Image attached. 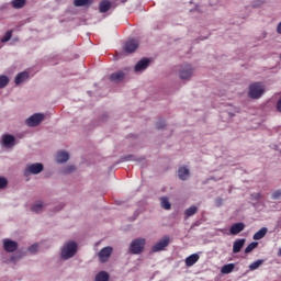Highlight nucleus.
<instances>
[{
	"instance_id": "nucleus-24",
	"label": "nucleus",
	"mask_w": 281,
	"mask_h": 281,
	"mask_svg": "<svg viewBox=\"0 0 281 281\" xmlns=\"http://www.w3.org/2000/svg\"><path fill=\"white\" fill-rule=\"evenodd\" d=\"M267 227H262L261 229H259L257 233H255L254 235V240H262L263 236H267Z\"/></svg>"
},
{
	"instance_id": "nucleus-29",
	"label": "nucleus",
	"mask_w": 281,
	"mask_h": 281,
	"mask_svg": "<svg viewBox=\"0 0 281 281\" xmlns=\"http://www.w3.org/2000/svg\"><path fill=\"white\" fill-rule=\"evenodd\" d=\"M95 281H109V273L106 271H101L95 276Z\"/></svg>"
},
{
	"instance_id": "nucleus-8",
	"label": "nucleus",
	"mask_w": 281,
	"mask_h": 281,
	"mask_svg": "<svg viewBox=\"0 0 281 281\" xmlns=\"http://www.w3.org/2000/svg\"><path fill=\"white\" fill-rule=\"evenodd\" d=\"M3 247L4 251L8 254H12L19 249V243L12 240V239H3Z\"/></svg>"
},
{
	"instance_id": "nucleus-26",
	"label": "nucleus",
	"mask_w": 281,
	"mask_h": 281,
	"mask_svg": "<svg viewBox=\"0 0 281 281\" xmlns=\"http://www.w3.org/2000/svg\"><path fill=\"white\" fill-rule=\"evenodd\" d=\"M43 207H45V205H43V202H37L32 205L31 210L36 214H41V212H43Z\"/></svg>"
},
{
	"instance_id": "nucleus-4",
	"label": "nucleus",
	"mask_w": 281,
	"mask_h": 281,
	"mask_svg": "<svg viewBox=\"0 0 281 281\" xmlns=\"http://www.w3.org/2000/svg\"><path fill=\"white\" fill-rule=\"evenodd\" d=\"M170 245V237L169 236H164L159 241H157L153 247L151 251L153 254H157V251H164L166 247Z\"/></svg>"
},
{
	"instance_id": "nucleus-39",
	"label": "nucleus",
	"mask_w": 281,
	"mask_h": 281,
	"mask_svg": "<svg viewBox=\"0 0 281 281\" xmlns=\"http://www.w3.org/2000/svg\"><path fill=\"white\" fill-rule=\"evenodd\" d=\"M262 5V1L261 0H258L257 3L254 4V8H258Z\"/></svg>"
},
{
	"instance_id": "nucleus-41",
	"label": "nucleus",
	"mask_w": 281,
	"mask_h": 281,
	"mask_svg": "<svg viewBox=\"0 0 281 281\" xmlns=\"http://www.w3.org/2000/svg\"><path fill=\"white\" fill-rule=\"evenodd\" d=\"M216 202L218 203V205H221V203H223L222 199H217Z\"/></svg>"
},
{
	"instance_id": "nucleus-17",
	"label": "nucleus",
	"mask_w": 281,
	"mask_h": 281,
	"mask_svg": "<svg viewBox=\"0 0 281 281\" xmlns=\"http://www.w3.org/2000/svg\"><path fill=\"white\" fill-rule=\"evenodd\" d=\"M57 164H65L69 161V153L67 151H58L56 156Z\"/></svg>"
},
{
	"instance_id": "nucleus-5",
	"label": "nucleus",
	"mask_w": 281,
	"mask_h": 281,
	"mask_svg": "<svg viewBox=\"0 0 281 281\" xmlns=\"http://www.w3.org/2000/svg\"><path fill=\"white\" fill-rule=\"evenodd\" d=\"M111 254H113V247L106 246L102 248L98 254L100 262H109V259L111 258Z\"/></svg>"
},
{
	"instance_id": "nucleus-11",
	"label": "nucleus",
	"mask_w": 281,
	"mask_h": 281,
	"mask_svg": "<svg viewBox=\"0 0 281 281\" xmlns=\"http://www.w3.org/2000/svg\"><path fill=\"white\" fill-rule=\"evenodd\" d=\"M148 65H150V59L148 58H143L139 61H137V64L134 67V71H144L146 69H148Z\"/></svg>"
},
{
	"instance_id": "nucleus-32",
	"label": "nucleus",
	"mask_w": 281,
	"mask_h": 281,
	"mask_svg": "<svg viewBox=\"0 0 281 281\" xmlns=\"http://www.w3.org/2000/svg\"><path fill=\"white\" fill-rule=\"evenodd\" d=\"M10 38H12V31H8L5 33V35L2 37L1 42L2 43H8V41H10Z\"/></svg>"
},
{
	"instance_id": "nucleus-14",
	"label": "nucleus",
	"mask_w": 281,
	"mask_h": 281,
	"mask_svg": "<svg viewBox=\"0 0 281 281\" xmlns=\"http://www.w3.org/2000/svg\"><path fill=\"white\" fill-rule=\"evenodd\" d=\"M245 238L235 240L233 244V254H240V250L245 247Z\"/></svg>"
},
{
	"instance_id": "nucleus-21",
	"label": "nucleus",
	"mask_w": 281,
	"mask_h": 281,
	"mask_svg": "<svg viewBox=\"0 0 281 281\" xmlns=\"http://www.w3.org/2000/svg\"><path fill=\"white\" fill-rule=\"evenodd\" d=\"M27 0H12L11 5L14 10H21V8H25V3Z\"/></svg>"
},
{
	"instance_id": "nucleus-15",
	"label": "nucleus",
	"mask_w": 281,
	"mask_h": 281,
	"mask_svg": "<svg viewBox=\"0 0 281 281\" xmlns=\"http://www.w3.org/2000/svg\"><path fill=\"white\" fill-rule=\"evenodd\" d=\"M201 257L199 256V254H192L189 257L186 258V266L187 267H194V265H196V262H199V259Z\"/></svg>"
},
{
	"instance_id": "nucleus-27",
	"label": "nucleus",
	"mask_w": 281,
	"mask_h": 281,
	"mask_svg": "<svg viewBox=\"0 0 281 281\" xmlns=\"http://www.w3.org/2000/svg\"><path fill=\"white\" fill-rule=\"evenodd\" d=\"M196 212H199V207L196 206H190L189 209H187L184 211L186 217L190 218V216H194V214H196Z\"/></svg>"
},
{
	"instance_id": "nucleus-13",
	"label": "nucleus",
	"mask_w": 281,
	"mask_h": 281,
	"mask_svg": "<svg viewBox=\"0 0 281 281\" xmlns=\"http://www.w3.org/2000/svg\"><path fill=\"white\" fill-rule=\"evenodd\" d=\"M178 177L180 181H188V178L190 177V169L186 167H180L178 169Z\"/></svg>"
},
{
	"instance_id": "nucleus-12",
	"label": "nucleus",
	"mask_w": 281,
	"mask_h": 281,
	"mask_svg": "<svg viewBox=\"0 0 281 281\" xmlns=\"http://www.w3.org/2000/svg\"><path fill=\"white\" fill-rule=\"evenodd\" d=\"M244 229H245L244 223H235L231 226L229 233L232 234V236H236L240 234V232H243Z\"/></svg>"
},
{
	"instance_id": "nucleus-19",
	"label": "nucleus",
	"mask_w": 281,
	"mask_h": 281,
	"mask_svg": "<svg viewBox=\"0 0 281 281\" xmlns=\"http://www.w3.org/2000/svg\"><path fill=\"white\" fill-rule=\"evenodd\" d=\"M2 144L7 147L10 148L14 146V136L7 134L2 137Z\"/></svg>"
},
{
	"instance_id": "nucleus-3",
	"label": "nucleus",
	"mask_w": 281,
	"mask_h": 281,
	"mask_svg": "<svg viewBox=\"0 0 281 281\" xmlns=\"http://www.w3.org/2000/svg\"><path fill=\"white\" fill-rule=\"evenodd\" d=\"M144 247H146V239L145 238H136L132 240L130 245V251L131 254H134L135 256L142 254L144 251Z\"/></svg>"
},
{
	"instance_id": "nucleus-2",
	"label": "nucleus",
	"mask_w": 281,
	"mask_h": 281,
	"mask_svg": "<svg viewBox=\"0 0 281 281\" xmlns=\"http://www.w3.org/2000/svg\"><path fill=\"white\" fill-rule=\"evenodd\" d=\"M76 251H78V245L75 241H69L61 249V258L64 260H69V258H74V256H76Z\"/></svg>"
},
{
	"instance_id": "nucleus-33",
	"label": "nucleus",
	"mask_w": 281,
	"mask_h": 281,
	"mask_svg": "<svg viewBox=\"0 0 281 281\" xmlns=\"http://www.w3.org/2000/svg\"><path fill=\"white\" fill-rule=\"evenodd\" d=\"M8 187V179L0 177V190Z\"/></svg>"
},
{
	"instance_id": "nucleus-10",
	"label": "nucleus",
	"mask_w": 281,
	"mask_h": 281,
	"mask_svg": "<svg viewBox=\"0 0 281 281\" xmlns=\"http://www.w3.org/2000/svg\"><path fill=\"white\" fill-rule=\"evenodd\" d=\"M43 164L36 162L31 164L26 167V171L30 172V175H41V171L43 170Z\"/></svg>"
},
{
	"instance_id": "nucleus-42",
	"label": "nucleus",
	"mask_w": 281,
	"mask_h": 281,
	"mask_svg": "<svg viewBox=\"0 0 281 281\" xmlns=\"http://www.w3.org/2000/svg\"><path fill=\"white\" fill-rule=\"evenodd\" d=\"M278 255L281 256V248L279 249V254Z\"/></svg>"
},
{
	"instance_id": "nucleus-30",
	"label": "nucleus",
	"mask_w": 281,
	"mask_h": 281,
	"mask_svg": "<svg viewBox=\"0 0 281 281\" xmlns=\"http://www.w3.org/2000/svg\"><path fill=\"white\" fill-rule=\"evenodd\" d=\"M10 82V79L8 76H0V89H4V87H8V83Z\"/></svg>"
},
{
	"instance_id": "nucleus-40",
	"label": "nucleus",
	"mask_w": 281,
	"mask_h": 281,
	"mask_svg": "<svg viewBox=\"0 0 281 281\" xmlns=\"http://www.w3.org/2000/svg\"><path fill=\"white\" fill-rule=\"evenodd\" d=\"M131 157H133V156H127V157H125V161H131Z\"/></svg>"
},
{
	"instance_id": "nucleus-37",
	"label": "nucleus",
	"mask_w": 281,
	"mask_h": 281,
	"mask_svg": "<svg viewBox=\"0 0 281 281\" xmlns=\"http://www.w3.org/2000/svg\"><path fill=\"white\" fill-rule=\"evenodd\" d=\"M281 196V190H277L272 193V199L278 200Z\"/></svg>"
},
{
	"instance_id": "nucleus-22",
	"label": "nucleus",
	"mask_w": 281,
	"mask_h": 281,
	"mask_svg": "<svg viewBox=\"0 0 281 281\" xmlns=\"http://www.w3.org/2000/svg\"><path fill=\"white\" fill-rule=\"evenodd\" d=\"M160 205L162 210H171L172 204L170 203V200H168V196L160 198Z\"/></svg>"
},
{
	"instance_id": "nucleus-1",
	"label": "nucleus",
	"mask_w": 281,
	"mask_h": 281,
	"mask_svg": "<svg viewBox=\"0 0 281 281\" xmlns=\"http://www.w3.org/2000/svg\"><path fill=\"white\" fill-rule=\"evenodd\" d=\"M265 93V85L262 82H255L249 86V98L252 100H258L259 98H262V94Z\"/></svg>"
},
{
	"instance_id": "nucleus-36",
	"label": "nucleus",
	"mask_w": 281,
	"mask_h": 281,
	"mask_svg": "<svg viewBox=\"0 0 281 281\" xmlns=\"http://www.w3.org/2000/svg\"><path fill=\"white\" fill-rule=\"evenodd\" d=\"M76 170V166H68L65 168V173L69 175V172H74Z\"/></svg>"
},
{
	"instance_id": "nucleus-7",
	"label": "nucleus",
	"mask_w": 281,
	"mask_h": 281,
	"mask_svg": "<svg viewBox=\"0 0 281 281\" xmlns=\"http://www.w3.org/2000/svg\"><path fill=\"white\" fill-rule=\"evenodd\" d=\"M43 120H45V115L41 114V113H36L26 120V125L27 126H38V124H41V122H43Z\"/></svg>"
},
{
	"instance_id": "nucleus-34",
	"label": "nucleus",
	"mask_w": 281,
	"mask_h": 281,
	"mask_svg": "<svg viewBox=\"0 0 281 281\" xmlns=\"http://www.w3.org/2000/svg\"><path fill=\"white\" fill-rule=\"evenodd\" d=\"M164 126H166V121H164V120H160V121H158V122L156 123V128H157L158 131H160V128H164Z\"/></svg>"
},
{
	"instance_id": "nucleus-35",
	"label": "nucleus",
	"mask_w": 281,
	"mask_h": 281,
	"mask_svg": "<svg viewBox=\"0 0 281 281\" xmlns=\"http://www.w3.org/2000/svg\"><path fill=\"white\" fill-rule=\"evenodd\" d=\"M29 251L31 254H36V251H38V244H34L29 248Z\"/></svg>"
},
{
	"instance_id": "nucleus-9",
	"label": "nucleus",
	"mask_w": 281,
	"mask_h": 281,
	"mask_svg": "<svg viewBox=\"0 0 281 281\" xmlns=\"http://www.w3.org/2000/svg\"><path fill=\"white\" fill-rule=\"evenodd\" d=\"M137 47H139V43L136 40H128L124 44L123 49L126 54H133V52H136Z\"/></svg>"
},
{
	"instance_id": "nucleus-28",
	"label": "nucleus",
	"mask_w": 281,
	"mask_h": 281,
	"mask_svg": "<svg viewBox=\"0 0 281 281\" xmlns=\"http://www.w3.org/2000/svg\"><path fill=\"white\" fill-rule=\"evenodd\" d=\"M261 265H265V259H258L257 261L249 265L250 271H256V269H259Z\"/></svg>"
},
{
	"instance_id": "nucleus-38",
	"label": "nucleus",
	"mask_w": 281,
	"mask_h": 281,
	"mask_svg": "<svg viewBox=\"0 0 281 281\" xmlns=\"http://www.w3.org/2000/svg\"><path fill=\"white\" fill-rule=\"evenodd\" d=\"M277 111L279 113H281V95H280L279 100L277 101Z\"/></svg>"
},
{
	"instance_id": "nucleus-25",
	"label": "nucleus",
	"mask_w": 281,
	"mask_h": 281,
	"mask_svg": "<svg viewBox=\"0 0 281 281\" xmlns=\"http://www.w3.org/2000/svg\"><path fill=\"white\" fill-rule=\"evenodd\" d=\"M235 267L236 266L234 263L225 265V266L222 267L221 273H224V274L232 273V271H234Z\"/></svg>"
},
{
	"instance_id": "nucleus-23",
	"label": "nucleus",
	"mask_w": 281,
	"mask_h": 281,
	"mask_svg": "<svg viewBox=\"0 0 281 281\" xmlns=\"http://www.w3.org/2000/svg\"><path fill=\"white\" fill-rule=\"evenodd\" d=\"M93 0H74L75 8H83L85 5H91Z\"/></svg>"
},
{
	"instance_id": "nucleus-20",
	"label": "nucleus",
	"mask_w": 281,
	"mask_h": 281,
	"mask_svg": "<svg viewBox=\"0 0 281 281\" xmlns=\"http://www.w3.org/2000/svg\"><path fill=\"white\" fill-rule=\"evenodd\" d=\"M27 78H30V74H27V71H23L16 75L14 82L15 85H21L22 82H25Z\"/></svg>"
},
{
	"instance_id": "nucleus-6",
	"label": "nucleus",
	"mask_w": 281,
	"mask_h": 281,
	"mask_svg": "<svg viewBox=\"0 0 281 281\" xmlns=\"http://www.w3.org/2000/svg\"><path fill=\"white\" fill-rule=\"evenodd\" d=\"M192 74H193L192 66H190L188 64L181 66L180 71H179V76H180L181 80H188V79L192 78Z\"/></svg>"
},
{
	"instance_id": "nucleus-16",
	"label": "nucleus",
	"mask_w": 281,
	"mask_h": 281,
	"mask_svg": "<svg viewBox=\"0 0 281 281\" xmlns=\"http://www.w3.org/2000/svg\"><path fill=\"white\" fill-rule=\"evenodd\" d=\"M111 1L109 0H102L99 3V12H101V14H104L106 12H109V10H111Z\"/></svg>"
},
{
	"instance_id": "nucleus-18",
	"label": "nucleus",
	"mask_w": 281,
	"mask_h": 281,
	"mask_svg": "<svg viewBox=\"0 0 281 281\" xmlns=\"http://www.w3.org/2000/svg\"><path fill=\"white\" fill-rule=\"evenodd\" d=\"M124 71L120 70V71H116V72H113L111 76H110V80L111 82H122V80H124Z\"/></svg>"
},
{
	"instance_id": "nucleus-31",
	"label": "nucleus",
	"mask_w": 281,
	"mask_h": 281,
	"mask_svg": "<svg viewBox=\"0 0 281 281\" xmlns=\"http://www.w3.org/2000/svg\"><path fill=\"white\" fill-rule=\"evenodd\" d=\"M256 247H258V241H252V243H250V244L246 247L245 254H251V251H252L254 249H256Z\"/></svg>"
}]
</instances>
